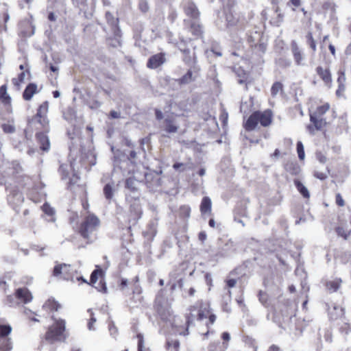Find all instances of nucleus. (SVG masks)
<instances>
[{
    "label": "nucleus",
    "mask_w": 351,
    "mask_h": 351,
    "mask_svg": "<svg viewBox=\"0 0 351 351\" xmlns=\"http://www.w3.org/2000/svg\"><path fill=\"white\" fill-rule=\"evenodd\" d=\"M342 81H344V77H339L338 80H337V82L339 83V87H338V89L336 91V95L337 96H340L341 95V93L345 90V86L342 83Z\"/></svg>",
    "instance_id": "47"
},
{
    "label": "nucleus",
    "mask_w": 351,
    "mask_h": 351,
    "mask_svg": "<svg viewBox=\"0 0 351 351\" xmlns=\"http://www.w3.org/2000/svg\"><path fill=\"white\" fill-rule=\"evenodd\" d=\"M102 273V271L101 269H95L91 275H90V282H88L87 284L88 285H91L92 286H93V285L97 282V278H98V274H101Z\"/></svg>",
    "instance_id": "45"
},
{
    "label": "nucleus",
    "mask_w": 351,
    "mask_h": 351,
    "mask_svg": "<svg viewBox=\"0 0 351 351\" xmlns=\"http://www.w3.org/2000/svg\"><path fill=\"white\" fill-rule=\"evenodd\" d=\"M184 13L193 20L199 19V12L193 2L189 0L185 1L183 3Z\"/></svg>",
    "instance_id": "15"
},
{
    "label": "nucleus",
    "mask_w": 351,
    "mask_h": 351,
    "mask_svg": "<svg viewBox=\"0 0 351 351\" xmlns=\"http://www.w3.org/2000/svg\"><path fill=\"white\" fill-rule=\"evenodd\" d=\"M10 19L9 8L7 4H4L3 8L0 10V22L3 23V29L7 30L6 23Z\"/></svg>",
    "instance_id": "24"
},
{
    "label": "nucleus",
    "mask_w": 351,
    "mask_h": 351,
    "mask_svg": "<svg viewBox=\"0 0 351 351\" xmlns=\"http://www.w3.org/2000/svg\"><path fill=\"white\" fill-rule=\"evenodd\" d=\"M184 25L188 28L189 31L196 37L202 36L203 34V27L199 24L198 19L191 21L189 19L184 20Z\"/></svg>",
    "instance_id": "13"
},
{
    "label": "nucleus",
    "mask_w": 351,
    "mask_h": 351,
    "mask_svg": "<svg viewBox=\"0 0 351 351\" xmlns=\"http://www.w3.org/2000/svg\"><path fill=\"white\" fill-rule=\"evenodd\" d=\"M145 182L150 191H156L161 185V180L158 173H146Z\"/></svg>",
    "instance_id": "14"
},
{
    "label": "nucleus",
    "mask_w": 351,
    "mask_h": 351,
    "mask_svg": "<svg viewBox=\"0 0 351 351\" xmlns=\"http://www.w3.org/2000/svg\"><path fill=\"white\" fill-rule=\"evenodd\" d=\"M294 184L298 191L301 193V195L305 198H309L310 193L307 189V188L299 180H295L294 181Z\"/></svg>",
    "instance_id": "30"
},
{
    "label": "nucleus",
    "mask_w": 351,
    "mask_h": 351,
    "mask_svg": "<svg viewBox=\"0 0 351 351\" xmlns=\"http://www.w3.org/2000/svg\"><path fill=\"white\" fill-rule=\"evenodd\" d=\"M143 214L141 204L138 197L134 198L130 203L128 215V221L132 225H135Z\"/></svg>",
    "instance_id": "5"
},
{
    "label": "nucleus",
    "mask_w": 351,
    "mask_h": 351,
    "mask_svg": "<svg viewBox=\"0 0 351 351\" xmlns=\"http://www.w3.org/2000/svg\"><path fill=\"white\" fill-rule=\"evenodd\" d=\"M43 210L46 214L49 215H52L53 214V209L46 204L43 205Z\"/></svg>",
    "instance_id": "64"
},
{
    "label": "nucleus",
    "mask_w": 351,
    "mask_h": 351,
    "mask_svg": "<svg viewBox=\"0 0 351 351\" xmlns=\"http://www.w3.org/2000/svg\"><path fill=\"white\" fill-rule=\"evenodd\" d=\"M219 242L218 254L221 256H227L235 251V245L231 239H220Z\"/></svg>",
    "instance_id": "11"
},
{
    "label": "nucleus",
    "mask_w": 351,
    "mask_h": 351,
    "mask_svg": "<svg viewBox=\"0 0 351 351\" xmlns=\"http://www.w3.org/2000/svg\"><path fill=\"white\" fill-rule=\"evenodd\" d=\"M139 9L143 12H147L149 10V4L147 0H139Z\"/></svg>",
    "instance_id": "49"
},
{
    "label": "nucleus",
    "mask_w": 351,
    "mask_h": 351,
    "mask_svg": "<svg viewBox=\"0 0 351 351\" xmlns=\"http://www.w3.org/2000/svg\"><path fill=\"white\" fill-rule=\"evenodd\" d=\"M306 40L307 45L311 48L313 53H315L317 50V45L315 40L313 37L311 32L307 33V34L306 35Z\"/></svg>",
    "instance_id": "36"
},
{
    "label": "nucleus",
    "mask_w": 351,
    "mask_h": 351,
    "mask_svg": "<svg viewBox=\"0 0 351 351\" xmlns=\"http://www.w3.org/2000/svg\"><path fill=\"white\" fill-rule=\"evenodd\" d=\"M88 312L90 313V318L88 323V328L89 330H95V328L94 327V324L97 321L96 318L94 317V313L90 308L88 310Z\"/></svg>",
    "instance_id": "44"
},
{
    "label": "nucleus",
    "mask_w": 351,
    "mask_h": 351,
    "mask_svg": "<svg viewBox=\"0 0 351 351\" xmlns=\"http://www.w3.org/2000/svg\"><path fill=\"white\" fill-rule=\"evenodd\" d=\"M226 19L228 26L234 25L237 21V20L234 18L231 13L226 14Z\"/></svg>",
    "instance_id": "50"
},
{
    "label": "nucleus",
    "mask_w": 351,
    "mask_h": 351,
    "mask_svg": "<svg viewBox=\"0 0 351 351\" xmlns=\"http://www.w3.org/2000/svg\"><path fill=\"white\" fill-rule=\"evenodd\" d=\"M39 92L38 86L35 83H29L25 87L22 94V97L25 101H30L34 95Z\"/></svg>",
    "instance_id": "17"
},
{
    "label": "nucleus",
    "mask_w": 351,
    "mask_h": 351,
    "mask_svg": "<svg viewBox=\"0 0 351 351\" xmlns=\"http://www.w3.org/2000/svg\"><path fill=\"white\" fill-rule=\"evenodd\" d=\"M277 63L280 66L286 68L291 66V62L289 59L280 58L278 60Z\"/></svg>",
    "instance_id": "48"
},
{
    "label": "nucleus",
    "mask_w": 351,
    "mask_h": 351,
    "mask_svg": "<svg viewBox=\"0 0 351 351\" xmlns=\"http://www.w3.org/2000/svg\"><path fill=\"white\" fill-rule=\"evenodd\" d=\"M195 53H193V56L191 55L190 51H189V53L184 54L183 61L189 65H191L192 64L195 63Z\"/></svg>",
    "instance_id": "43"
},
{
    "label": "nucleus",
    "mask_w": 351,
    "mask_h": 351,
    "mask_svg": "<svg viewBox=\"0 0 351 351\" xmlns=\"http://www.w3.org/2000/svg\"><path fill=\"white\" fill-rule=\"evenodd\" d=\"M65 330L64 321L60 319L49 327L45 333V339L51 343H53L62 339Z\"/></svg>",
    "instance_id": "4"
},
{
    "label": "nucleus",
    "mask_w": 351,
    "mask_h": 351,
    "mask_svg": "<svg viewBox=\"0 0 351 351\" xmlns=\"http://www.w3.org/2000/svg\"><path fill=\"white\" fill-rule=\"evenodd\" d=\"M180 346V342L178 340H168L166 343L167 349L170 351H178V349Z\"/></svg>",
    "instance_id": "38"
},
{
    "label": "nucleus",
    "mask_w": 351,
    "mask_h": 351,
    "mask_svg": "<svg viewBox=\"0 0 351 351\" xmlns=\"http://www.w3.org/2000/svg\"><path fill=\"white\" fill-rule=\"evenodd\" d=\"M77 219H78L77 213H75V212H70V213H69L70 223H73L74 222H76V223H77Z\"/></svg>",
    "instance_id": "58"
},
{
    "label": "nucleus",
    "mask_w": 351,
    "mask_h": 351,
    "mask_svg": "<svg viewBox=\"0 0 351 351\" xmlns=\"http://www.w3.org/2000/svg\"><path fill=\"white\" fill-rule=\"evenodd\" d=\"M29 126L37 131H43L45 133L49 130V123L47 117H37L34 115L29 121Z\"/></svg>",
    "instance_id": "7"
},
{
    "label": "nucleus",
    "mask_w": 351,
    "mask_h": 351,
    "mask_svg": "<svg viewBox=\"0 0 351 351\" xmlns=\"http://www.w3.org/2000/svg\"><path fill=\"white\" fill-rule=\"evenodd\" d=\"M12 328L9 324H0V338H7L12 332Z\"/></svg>",
    "instance_id": "32"
},
{
    "label": "nucleus",
    "mask_w": 351,
    "mask_h": 351,
    "mask_svg": "<svg viewBox=\"0 0 351 351\" xmlns=\"http://www.w3.org/2000/svg\"><path fill=\"white\" fill-rule=\"evenodd\" d=\"M103 191L105 197L108 200H110L112 198L114 195V190L112 186L110 184H106L104 187Z\"/></svg>",
    "instance_id": "37"
},
{
    "label": "nucleus",
    "mask_w": 351,
    "mask_h": 351,
    "mask_svg": "<svg viewBox=\"0 0 351 351\" xmlns=\"http://www.w3.org/2000/svg\"><path fill=\"white\" fill-rule=\"evenodd\" d=\"M285 168L286 171L292 175H298L300 169L298 164L295 162H288L285 164Z\"/></svg>",
    "instance_id": "29"
},
{
    "label": "nucleus",
    "mask_w": 351,
    "mask_h": 351,
    "mask_svg": "<svg viewBox=\"0 0 351 351\" xmlns=\"http://www.w3.org/2000/svg\"><path fill=\"white\" fill-rule=\"evenodd\" d=\"M272 114L270 110L264 112L256 111L252 113L245 123V129L252 131L260 123L263 127H267L271 123Z\"/></svg>",
    "instance_id": "2"
},
{
    "label": "nucleus",
    "mask_w": 351,
    "mask_h": 351,
    "mask_svg": "<svg viewBox=\"0 0 351 351\" xmlns=\"http://www.w3.org/2000/svg\"><path fill=\"white\" fill-rule=\"evenodd\" d=\"M25 78V71H22L18 75L17 77L12 79V83L16 88L19 89L21 84L24 82Z\"/></svg>",
    "instance_id": "33"
},
{
    "label": "nucleus",
    "mask_w": 351,
    "mask_h": 351,
    "mask_svg": "<svg viewBox=\"0 0 351 351\" xmlns=\"http://www.w3.org/2000/svg\"><path fill=\"white\" fill-rule=\"evenodd\" d=\"M336 203L339 206H344V200L343 199L341 195L339 193L336 195Z\"/></svg>",
    "instance_id": "63"
},
{
    "label": "nucleus",
    "mask_w": 351,
    "mask_h": 351,
    "mask_svg": "<svg viewBox=\"0 0 351 351\" xmlns=\"http://www.w3.org/2000/svg\"><path fill=\"white\" fill-rule=\"evenodd\" d=\"M291 50L295 64L297 66H305V55L304 54L302 50L299 47L295 40L291 41Z\"/></svg>",
    "instance_id": "10"
},
{
    "label": "nucleus",
    "mask_w": 351,
    "mask_h": 351,
    "mask_svg": "<svg viewBox=\"0 0 351 351\" xmlns=\"http://www.w3.org/2000/svg\"><path fill=\"white\" fill-rule=\"evenodd\" d=\"M297 152L298 154V158L300 160H304L305 157V154L304 150V145L301 141H298L297 143Z\"/></svg>",
    "instance_id": "42"
},
{
    "label": "nucleus",
    "mask_w": 351,
    "mask_h": 351,
    "mask_svg": "<svg viewBox=\"0 0 351 351\" xmlns=\"http://www.w3.org/2000/svg\"><path fill=\"white\" fill-rule=\"evenodd\" d=\"M23 168L20 163L16 161H14L10 164L5 171H4V175L0 177V184L5 185L7 183V178L11 176L13 179L19 176L20 173H22Z\"/></svg>",
    "instance_id": "6"
},
{
    "label": "nucleus",
    "mask_w": 351,
    "mask_h": 351,
    "mask_svg": "<svg viewBox=\"0 0 351 351\" xmlns=\"http://www.w3.org/2000/svg\"><path fill=\"white\" fill-rule=\"evenodd\" d=\"M193 80V73L189 70L187 73L178 80L180 84H187Z\"/></svg>",
    "instance_id": "35"
},
{
    "label": "nucleus",
    "mask_w": 351,
    "mask_h": 351,
    "mask_svg": "<svg viewBox=\"0 0 351 351\" xmlns=\"http://www.w3.org/2000/svg\"><path fill=\"white\" fill-rule=\"evenodd\" d=\"M30 180L31 178L27 175H21L14 178V182L21 188L25 187Z\"/></svg>",
    "instance_id": "28"
},
{
    "label": "nucleus",
    "mask_w": 351,
    "mask_h": 351,
    "mask_svg": "<svg viewBox=\"0 0 351 351\" xmlns=\"http://www.w3.org/2000/svg\"><path fill=\"white\" fill-rule=\"evenodd\" d=\"M341 280L339 278L329 281L326 283L328 289L332 292L336 291L340 287Z\"/></svg>",
    "instance_id": "34"
},
{
    "label": "nucleus",
    "mask_w": 351,
    "mask_h": 351,
    "mask_svg": "<svg viewBox=\"0 0 351 351\" xmlns=\"http://www.w3.org/2000/svg\"><path fill=\"white\" fill-rule=\"evenodd\" d=\"M99 219L94 215H89L85 219V221L81 224L79 230L75 236L71 238L70 241L77 245L78 247H83L84 243L80 242L82 239L88 243L89 235L93 233L99 226Z\"/></svg>",
    "instance_id": "1"
},
{
    "label": "nucleus",
    "mask_w": 351,
    "mask_h": 351,
    "mask_svg": "<svg viewBox=\"0 0 351 351\" xmlns=\"http://www.w3.org/2000/svg\"><path fill=\"white\" fill-rule=\"evenodd\" d=\"M259 300L263 304H265L267 301V296L265 293L260 291L258 294Z\"/></svg>",
    "instance_id": "60"
},
{
    "label": "nucleus",
    "mask_w": 351,
    "mask_h": 351,
    "mask_svg": "<svg viewBox=\"0 0 351 351\" xmlns=\"http://www.w3.org/2000/svg\"><path fill=\"white\" fill-rule=\"evenodd\" d=\"M330 105L326 103L321 106H319L313 112H310V121L313 123L307 126L308 130L311 133H314V128L317 130H321L326 123L324 115L329 110Z\"/></svg>",
    "instance_id": "3"
},
{
    "label": "nucleus",
    "mask_w": 351,
    "mask_h": 351,
    "mask_svg": "<svg viewBox=\"0 0 351 351\" xmlns=\"http://www.w3.org/2000/svg\"><path fill=\"white\" fill-rule=\"evenodd\" d=\"M140 182L133 177L128 178L125 180V187L132 192L137 191Z\"/></svg>",
    "instance_id": "26"
},
{
    "label": "nucleus",
    "mask_w": 351,
    "mask_h": 351,
    "mask_svg": "<svg viewBox=\"0 0 351 351\" xmlns=\"http://www.w3.org/2000/svg\"><path fill=\"white\" fill-rule=\"evenodd\" d=\"M162 127L168 133H176L178 128V127L175 124L174 121L169 117H167L164 120Z\"/></svg>",
    "instance_id": "22"
},
{
    "label": "nucleus",
    "mask_w": 351,
    "mask_h": 351,
    "mask_svg": "<svg viewBox=\"0 0 351 351\" xmlns=\"http://www.w3.org/2000/svg\"><path fill=\"white\" fill-rule=\"evenodd\" d=\"M11 349V339L10 337L0 338V351H10Z\"/></svg>",
    "instance_id": "31"
},
{
    "label": "nucleus",
    "mask_w": 351,
    "mask_h": 351,
    "mask_svg": "<svg viewBox=\"0 0 351 351\" xmlns=\"http://www.w3.org/2000/svg\"><path fill=\"white\" fill-rule=\"evenodd\" d=\"M106 19L108 23L111 26V30L113 34L119 36L120 29L118 27V19H116L110 12H106Z\"/></svg>",
    "instance_id": "20"
},
{
    "label": "nucleus",
    "mask_w": 351,
    "mask_h": 351,
    "mask_svg": "<svg viewBox=\"0 0 351 351\" xmlns=\"http://www.w3.org/2000/svg\"><path fill=\"white\" fill-rule=\"evenodd\" d=\"M108 329L111 335L115 336L118 332L117 328L115 326L114 322L112 320H110L108 323Z\"/></svg>",
    "instance_id": "52"
},
{
    "label": "nucleus",
    "mask_w": 351,
    "mask_h": 351,
    "mask_svg": "<svg viewBox=\"0 0 351 351\" xmlns=\"http://www.w3.org/2000/svg\"><path fill=\"white\" fill-rule=\"evenodd\" d=\"M49 110V102L45 101L39 105L35 116L47 117Z\"/></svg>",
    "instance_id": "27"
},
{
    "label": "nucleus",
    "mask_w": 351,
    "mask_h": 351,
    "mask_svg": "<svg viewBox=\"0 0 351 351\" xmlns=\"http://www.w3.org/2000/svg\"><path fill=\"white\" fill-rule=\"evenodd\" d=\"M73 3L76 6L82 10L86 5V0H72Z\"/></svg>",
    "instance_id": "57"
},
{
    "label": "nucleus",
    "mask_w": 351,
    "mask_h": 351,
    "mask_svg": "<svg viewBox=\"0 0 351 351\" xmlns=\"http://www.w3.org/2000/svg\"><path fill=\"white\" fill-rule=\"evenodd\" d=\"M0 289L6 293L8 289V285L7 284L4 277H0Z\"/></svg>",
    "instance_id": "56"
},
{
    "label": "nucleus",
    "mask_w": 351,
    "mask_h": 351,
    "mask_svg": "<svg viewBox=\"0 0 351 351\" xmlns=\"http://www.w3.org/2000/svg\"><path fill=\"white\" fill-rule=\"evenodd\" d=\"M0 103L3 106L8 114L12 113V97L8 92L7 84L0 86Z\"/></svg>",
    "instance_id": "8"
},
{
    "label": "nucleus",
    "mask_w": 351,
    "mask_h": 351,
    "mask_svg": "<svg viewBox=\"0 0 351 351\" xmlns=\"http://www.w3.org/2000/svg\"><path fill=\"white\" fill-rule=\"evenodd\" d=\"M65 266H66V265L64 263L63 264H57L56 265H55V267L53 269V272H52L53 276L56 277V278L60 277L62 274V269Z\"/></svg>",
    "instance_id": "40"
},
{
    "label": "nucleus",
    "mask_w": 351,
    "mask_h": 351,
    "mask_svg": "<svg viewBox=\"0 0 351 351\" xmlns=\"http://www.w3.org/2000/svg\"><path fill=\"white\" fill-rule=\"evenodd\" d=\"M33 1L34 0H18V6L21 9H23L25 5L29 8Z\"/></svg>",
    "instance_id": "53"
},
{
    "label": "nucleus",
    "mask_w": 351,
    "mask_h": 351,
    "mask_svg": "<svg viewBox=\"0 0 351 351\" xmlns=\"http://www.w3.org/2000/svg\"><path fill=\"white\" fill-rule=\"evenodd\" d=\"M61 308L60 304H58L53 299L47 300L43 305V308L49 313H53L55 311H58L59 308Z\"/></svg>",
    "instance_id": "23"
},
{
    "label": "nucleus",
    "mask_w": 351,
    "mask_h": 351,
    "mask_svg": "<svg viewBox=\"0 0 351 351\" xmlns=\"http://www.w3.org/2000/svg\"><path fill=\"white\" fill-rule=\"evenodd\" d=\"M282 90V84L279 82H275L271 88V93L273 97H276L280 92Z\"/></svg>",
    "instance_id": "39"
},
{
    "label": "nucleus",
    "mask_w": 351,
    "mask_h": 351,
    "mask_svg": "<svg viewBox=\"0 0 351 351\" xmlns=\"http://www.w3.org/2000/svg\"><path fill=\"white\" fill-rule=\"evenodd\" d=\"M211 204L210 199L208 197H204L200 204L202 214H210Z\"/></svg>",
    "instance_id": "25"
},
{
    "label": "nucleus",
    "mask_w": 351,
    "mask_h": 351,
    "mask_svg": "<svg viewBox=\"0 0 351 351\" xmlns=\"http://www.w3.org/2000/svg\"><path fill=\"white\" fill-rule=\"evenodd\" d=\"M336 232L339 236L343 237L346 240L348 239L350 234V233H347L342 227H337L336 228Z\"/></svg>",
    "instance_id": "54"
},
{
    "label": "nucleus",
    "mask_w": 351,
    "mask_h": 351,
    "mask_svg": "<svg viewBox=\"0 0 351 351\" xmlns=\"http://www.w3.org/2000/svg\"><path fill=\"white\" fill-rule=\"evenodd\" d=\"M16 299L23 304H28L33 300V295L29 289L25 287H19L14 291Z\"/></svg>",
    "instance_id": "12"
},
{
    "label": "nucleus",
    "mask_w": 351,
    "mask_h": 351,
    "mask_svg": "<svg viewBox=\"0 0 351 351\" xmlns=\"http://www.w3.org/2000/svg\"><path fill=\"white\" fill-rule=\"evenodd\" d=\"M316 158L322 164L325 163L327 160L326 157L320 152L316 153Z\"/></svg>",
    "instance_id": "59"
},
{
    "label": "nucleus",
    "mask_w": 351,
    "mask_h": 351,
    "mask_svg": "<svg viewBox=\"0 0 351 351\" xmlns=\"http://www.w3.org/2000/svg\"><path fill=\"white\" fill-rule=\"evenodd\" d=\"M114 38L111 39L110 40L109 45H110L113 47H117L121 45V42H120L121 35L119 34V36H116L115 34H114Z\"/></svg>",
    "instance_id": "51"
},
{
    "label": "nucleus",
    "mask_w": 351,
    "mask_h": 351,
    "mask_svg": "<svg viewBox=\"0 0 351 351\" xmlns=\"http://www.w3.org/2000/svg\"><path fill=\"white\" fill-rule=\"evenodd\" d=\"M36 138L40 145V148L44 152H47L50 147V143L47 136L44 132H38L36 134Z\"/></svg>",
    "instance_id": "18"
},
{
    "label": "nucleus",
    "mask_w": 351,
    "mask_h": 351,
    "mask_svg": "<svg viewBox=\"0 0 351 351\" xmlns=\"http://www.w3.org/2000/svg\"><path fill=\"white\" fill-rule=\"evenodd\" d=\"M177 47L183 54L189 53V49L186 47V43L183 39L177 43Z\"/></svg>",
    "instance_id": "41"
},
{
    "label": "nucleus",
    "mask_w": 351,
    "mask_h": 351,
    "mask_svg": "<svg viewBox=\"0 0 351 351\" xmlns=\"http://www.w3.org/2000/svg\"><path fill=\"white\" fill-rule=\"evenodd\" d=\"M166 61L165 53H159L151 56L147 63V66L150 69H156Z\"/></svg>",
    "instance_id": "16"
},
{
    "label": "nucleus",
    "mask_w": 351,
    "mask_h": 351,
    "mask_svg": "<svg viewBox=\"0 0 351 351\" xmlns=\"http://www.w3.org/2000/svg\"><path fill=\"white\" fill-rule=\"evenodd\" d=\"M314 176H315V177H316L317 178H318L321 180H324L328 177L327 174L326 173L319 172V171H315Z\"/></svg>",
    "instance_id": "61"
},
{
    "label": "nucleus",
    "mask_w": 351,
    "mask_h": 351,
    "mask_svg": "<svg viewBox=\"0 0 351 351\" xmlns=\"http://www.w3.org/2000/svg\"><path fill=\"white\" fill-rule=\"evenodd\" d=\"M1 128L6 134H12L15 132L14 126L9 123H3L1 125Z\"/></svg>",
    "instance_id": "46"
},
{
    "label": "nucleus",
    "mask_w": 351,
    "mask_h": 351,
    "mask_svg": "<svg viewBox=\"0 0 351 351\" xmlns=\"http://www.w3.org/2000/svg\"><path fill=\"white\" fill-rule=\"evenodd\" d=\"M182 213L186 217L190 215V208L187 206H183L180 208Z\"/></svg>",
    "instance_id": "62"
},
{
    "label": "nucleus",
    "mask_w": 351,
    "mask_h": 351,
    "mask_svg": "<svg viewBox=\"0 0 351 351\" xmlns=\"http://www.w3.org/2000/svg\"><path fill=\"white\" fill-rule=\"evenodd\" d=\"M136 337L138 338V351H143V343H144V340H143V335L141 333H138L136 336Z\"/></svg>",
    "instance_id": "55"
},
{
    "label": "nucleus",
    "mask_w": 351,
    "mask_h": 351,
    "mask_svg": "<svg viewBox=\"0 0 351 351\" xmlns=\"http://www.w3.org/2000/svg\"><path fill=\"white\" fill-rule=\"evenodd\" d=\"M317 75L322 78L326 85H330L332 82L331 74L328 68L324 69L322 66H317L316 68Z\"/></svg>",
    "instance_id": "21"
},
{
    "label": "nucleus",
    "mask_w": 351,
    "mask_h": 351,
    "mask_svg": "<svg viewBox=\"0 0 351 351\" xmlns=\"http://www.w3.org/2000/svg\"><path fill=\"white\" fill-rule=\"evenodd\" d=\"M295 308L292 307L285 306V309L281 310V317H279L278 313L274 315V322H278L280 326L283 324H288L291 321L293 316H294V311Z\"/></svg>",
    "instance_id": "9"
},
{
    "label": "nucleus",
    "mask_w": 351,
    "mask_h": 351,
    "mask_svg": "<svg viewBox=\"0 0 351 351\" xmlns=\"http://www.w3.org/2000/svg\"><path fill=\"white\" fill-rule=\"evenodd\" d=\"M67 280H70L74 282L75 280H82L84 283H88V281L83 278V276L78 272L77 269H73L71 265H67Z\"/></svg>",
    "instance_id": "19"
}]
</instances>
